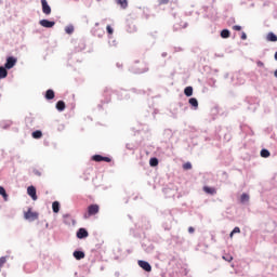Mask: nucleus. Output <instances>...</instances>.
<instances>
[{
    "mask_svg": "<svg viewBox=\"0 0 277 277\" xmlns=\"http://www.w3.org/2000/svg\"><path fill=\"white\" fill-rule=\"evenodd\" d=\"M98 211H101V207H98V205H90L88 207V212L84 214L85 220H88V217H92V215H96Z\"/></svg>",
    "mask_w": 277,
    "mask_h": 277,
    "instance_id": "1",
    "label": "nucleus"
},
{
    "mask_svg": "<svg viewBox=\"0 0 277 277\" xmlns=\"http://www.w3.org/2000/svg\"><path fill=\"white\" fill-rule=\"evenodd\" d=\"M24 217H25V220H29V222H34V221L38 220V213L31 211V208H30V209H28L27 212L24 213Z\"/></svg>",
    "mask_w": 277,
    "mask_h": 277,
    "instance_id": "2",
    "label": "nucleus"
},
{
    "mask_svg": "<svg viewBox=\"0 0 277 277\" xmlns=\"http://www.w3.org/2000/svg\"><path fill=\"white\" fill-rule=\"evenodd\" d=\"M16 66V58L14 56H10L6 58V63L4 64V68L10 70L11 68H14Z\"/></svg>",
    "mask_w": 277,
    "mask_h": 277,
    "instance_id": "3",
    "label": "nucleus"
},
{
    "mask_svg": "<svg viewBox=\"0 0 277 277\" xmlns=\"http://www.w3.org/2000/svg\"><path fill=\"white\" fill-rule=\"evenodd\" d=\"M92 159H93V161H96V162H101V161H105L106 163L111 162V158L105 157V156H101V155H94L92 157Z\"/></svg>",
    "mask_w": 277,
    "mask_h": 277,
    "instance_id": "4",
    "label": "nucleus"
},
{
    "mask_svg": "<svg viewBox=\"0 0 277 277\" xmlns=\"http://www.w3.org/2000/svg\"><path fill=\"white\" fill-rule=\"evenodd\" d=\"M138 266L142 267V269H144L145 272H151L153 271V266H150V263L140 260L138 261Z\"/></svg>",
    "mask_w": 277,
    "mask_h": 277,
    "instance_id": "5",
    "label": "nucleus"
},
{
    "mask_svg": "<svg viewBox=\"0 0 277 277\" xmlns=\"http://www.w3.org/2000/svg\"><path fill=\"white\" fill-rule=\"evenodd\" d=\"M39 25H41V27H45L47 29H51V27H55V22H51L49 19H41L39 22Z\"/></svg>",
    "mask_w": 277,
    "mask_h": 277,
    "instance_id": "6",
    "label": "nucleus"
},
{
    "mask_svg": "<svg viewBox=\"0 0 277 277\" xmlns=\"http://www.w3.org/2000/svg\"><path fill=\"white\" fill-rule=\"evenodd\" d=\"M41 5L43 14L49 16V14H51V6L49 5V2H47V0H41Z\"/></svg>",
    "mask_w": 277,
    "mask_h": 277,
    "instance_id": "7",
    "label": "nucleus"
},
{
    "mask_svg": "<svg viewBox=\"0 0 277 277\" xmlns=\"http://www.w3.org/2000/svg\"><path fill=\"white\" fill-rule=\"evenodd\" d=\"M27 194L32 198V200H38V195L36 194V187L35 186H29L27 188Z\"/></svg>",
    "mask_w": 277,
    "mask_h": 277,
    "instance_id": "8",
    "label": "nucleus"
},
{
    "mask_svg": "<svg viewBox=\"0 0 277 277\" xmlns=\"http://www.w3.org/2000/svg\"><path fill=\"white\" fill-rule=\"evenodd\" d=\"M203 192L206 194H209L210 196H215V194H217V189H215V187L210 186H203Z\"/></svg>",
    "mask_w": 277,
    "mask_h": 277,
    "instance_id": "9",
    "label": "nucleus"
},
{
    "mask_svg": "<svg viewBox=\"0 0 277 277\" xmlns=\"http://www.w3.org/2000/svg\"><path fill=\"white\" fill-rule=\"evenodd\" d=\"M88 230L85 228H80L78 232H77V237L78 239H85V237H88Z\"/></svg>",
    "mask_w": 277,
    "mask_h": 277,
    "instance_id": "10",
    "label": "nucleus"
},
{
    "mask_svg": "<svg viewBox=\"0 0 277 277\" xmlns=\"http://www.w3.org/2000/svg\"><path fill=\"white\" fill-rule=\"evenodd\" d=\"M45 98H47V101H53V98H55V92L53 90L49 89L45 92Z\"/></svg>",
    "mask_w": 277,
    "mask_h": 277,
    "instance_id": "11",
    "label": "nucleus"
},
{
    "mask_svg": "<svg viewBox=\"0 0 277 277\" xmlns=\"http://www.w3.org/2000/svg\"><path fill=\"white\" fill-rule=\"evenodd\" d=\"M74 256L77 261H81V259H85V253L83 251H75Z\"/></svg>",
    "mask_w": 277,
    "mask_h": 277,
    "instance_id": "12",
    "label": "nucleus"
},
{
    "mask_svg": "<svg viewBox=\"0 0 277 277\" xmlns=\"http://www.w3.org/2000/svg\"><path fill=\"white\" fill-rule=\"evenodd\" d=\"M268 42H277V36L274 32H268L266 36Z\"/></svg>",
    "mask_w": 277,
    "mask_h": 277,
    "instance_id": "13",
    "label": "nucleus"
},
{
    "mask_svg": "<svg viewBox=\"0 0 277 277\" xmlns=\"http://www.w3.org/2000/svg\"><path fill=\"white\" fill-rule=\"evenodd\" d=\"M56 109L58 111H64V109H66V103H64V101H58L56 103Z\"/></svg>",
    "mask_w": 277,
    "mask_h": 277,
    "instance_id": "14",
    "label": "nucleus"
},
{
    "mask_svg": "<svg viewBox=\"0 0 277 277\" xmlns=\"http://www.w3.org/2000/svg\"><path fill=\"white\" fill-rule=\"evenodd\" d=\"M249 200H250V195L243 193V194L240 196V202H241L242 205H245V202H249Z\"/></svg>",
    "mask_w": 277,
    "mask_h": 277,
    "instance_id": "15",
    "label": "nucleus"
},
{
    "mask_svg": "<svg viewBox=\"0 0 277 277\" xmlns=\"http://www.w3.org/2000/svg\"><path fill=\"white\" fill-rule=\"evenodd\" d=\"M5 77H8V69L0 66V79H5Z\"/></svg>",
    "mask_w": 277,
    "mask_h": 277,
    "instance_id": "16",
    "label": "nucleus"
},
{
    "mask_svg": "<svg viewBox=\"0 0 277 277\" xmlns=\"http://www.w3.org/2000/svg\"><path fill=\"white\" fill-rule=\"evenodd\" d=\"M185 96H192L194 94V88L192 87H186L184 90Z\"/></svg>",
    "mask_w": 277,
    "mask_h": 277,
    "instance_id": "17",
    "label": "nucleus"
},
{
    "mask_svg": "<svg viewBox=\"0 0 277 277\" xmlns=\"http://www.w3.org/2000/svg\"><path fill=\"white\" fill-rule=\"evenodd\" d=\"M118 5H120L123 10L129 5V2L127 0H116Z\"/></svg>",
    "mask_w": 277,
    "mask_h": 277,
    "instance_id": "18",
    "label": "nucleus"
},
{
    "mask_svg": "<svg viewBox=\"0 0 277 277\" xmlns=\"http://www.w3.org/2000/svg\"><path fill=\"white\" fill-rule=\"evenodd\" d=\"M32 137H34V140H40V137H42V131L37 130V131L32 132Z\"/></svg>",
    "mask_w": 277,
    "mask_h": 277,
    "instance_id": "19",
    "label": "nucleus"
},
{
    "mask_svg": "<svg viewBox=\"0 0 277 277\" xmlns=\"http://www.w3.org/2000/svg\"><path fill=\"white\" fill-rule=\"evenodd\" d=\"M149 166H151V168H156V166H159V159L150 158Z\"/></svg>",
    "mask_w": 277,
    "mask_h": 277,
    "instance_id": "20",
    "label": "nucleus"
},
{
    "mask_svg": "<svg viewBox=\"0 0 277 277\" xmlns=\"http://www.w3.org/2000/svg\"><path fill=\"white\" fill-rule=\"evenodd\" d=\"M52 209H53L54 213H60V202L58 201H54L52 203Z\"/></svg>",
    "mask_w": 277,
    "mask_h": 277,
    "instance_id": "21",
    "label": "nucleus"
},
{
    "mask_svg": "<svg viewBox=\"0 0 277 277\" xmlns=\"http://www.w3.org/2000/svg\"><path fill=\"white\" fill-rule=\"evenodd\" d=\"M221 38H230V31L228 29H223L221 31Z\"/></svg>",
    "mask_w": 277,
    "mask_h": 277,
    "instance_id": "22",
    "label": "nucleus"
},
{
    "mask_svg": "<svg viewBox=\"0 0 277 277\" xmlns=\"http://www.w3.org/2000/svg\"><path fill=\"white\" fill-rule=\"evenodd\" d=\"M0 196H2L4 200H8V193L3 186H0Z\"/></svg>",
    "mask_w": 277,
    "mask_h": 277,
    "instance_id": "23",
    "label": "nucleus"
},
{
    "mask_svg": "<svg viewBox=\"0 0 277 277\" xmlns=\"http://www.w3.org/2000/svg\"><path fill=\"white\" fill-rule=\"evenodd\" d=\"M188 103L193 107H198V100H196L195 97L189 98Z\"/></svg>",
    "mask_w": 277,
    "mask_h": 277,
    "instance_id": "24",
    "label": "nucleus"
},
{
    "mask_svg": "<svg viewBox=\"0 0 277 277\" xmlns=\"http://www.w3.org/2000/svg\"><path fill=\"white\" fill-rule=\"evenodd\" d=\"M269 150L267 149H262L261 150V157H264V159H267V157H269Z\"/></svg>",
    "mask_w": 277,
    "mask_h": 277,
    "instance_id": "25",
    "label": "nucleus"
},
{
    "mask_svg": "<svg viewBox=\"0 0 277 277\" xmlns=\"http://www.w3.org/2000/svg\"><path fill=\"white\" fill-rule=\"evenodd\" d=\"M223 261H227V263H230L233 261V255L226 254L222 256Z\"/></svg>",
    "mask_w": 277,
    "mask_h": 277,
    "instance_id": "26",
    "label": "nucleus"
},
{
    "mask_svg": "<svg viewBox=\"0 0 277 277\" xmlns=\"http://www.w3.org/2000/svg\"><path fill=\"white\" fill-rule=\"evenodd\" d=\"M241 233V229L239 227H235L232 233L229 234V237H233L235 234Z\"/></svg>",
    "mask_w": 277,
    "mask_h": 277,
    "instance_id": "27",
    "label": "nucleus"
},
{
    "mask_svg": "<svg viewBox=\"0 0 277 277\" xmlns=\"http://www.w3.org/2000/svg\"><path fill=\"white\" fill-rule=\"evenodd\" d=\"M65 31H66V34H72V32L75 31V27H72V26H67V27L65 28Z\"/></svg>",
    "mask_w": 277,
    "mask_h": 277,
    "instance_id": "28",
    "label": "nucleus"
},
{
    "mask_svg": "<svg viewBox=\"0 0 277 277\" xmlns=\"http://www.w3.org/2000/svg\"><path fill=\"white\" fill-rule=\"evenodd\" d=\"M106 31L109 36L114 35V28H111L109 25L106 26Z\"/></svg>",
    "mask_w": 277,
    "mask_h": 277,
    "instance_id": "29",
    "label": "nucleus"
},
{
    "mask_svg": "<svg viewBox=\"0 0 277 277\" xmlns=\"http://www.w3.org/2000/svg\"><path fill=\"white\" fill-rule=\"evenodd\" d=\"M170 3V0H158L159 5H168Z\"/></svg>",
    "mask_w": 277,
    "mask_h": 277,
    "instance_id": "30",
    "label": "nucleus"
},
{
    "mask_svg": "<svg viewBox=\"0 0 277 277\" xmlns=\"http://www.w3.org/2000/svg\"><path fill=\"white\" fill-rule=\"evenodd\" d=\"M183 170H192V163L190 162H186L183 164Z\"/></svg>",
    "mask_w": 277,
    "mask_h": 277,
    "instance_id": "31",
    "label": "nucleus"
},
{
    "mask_svg": "<svg viewBox=\"0 0 277 277\" xmlns=\"http://www.w3.org/2000/svg\"><path fill=\"white\" fill-rule=\"evenodd\" d=\"M234 31H241V26L235 25L233 26Z\"/></svg>",
    "mask_w": 277,
    "mask_h": 277,
    "instance_id": "32",
    "label": "nucleus"
},
{
    "mask_svg": "<svg viewBox=\"0 0 277 277\" xmlns=\"http://www.w3.org/2000/svg\"><path fill=\"white\" fill-rule=\"evenodd\" d=\"M34 174H36V176H42V173L39 170H34Z\"/></svg>",
    "mask_w": 277,
    "mask_h": 277,
    "instance_id": "33",
    "label": "nucleus"
},
{
    "mask_svg": "<svg viewBox=\"0 0 277 277\" xmlns=\"http://www.w3.org/2000/svg\"><path fill=\"white\" fill-rule=\"evenodd\" d=\"M241 40H248V35H246V32L241 34Z\"/></svg>",
    "mask_w": 277,
    "mask_h": 277,
    "instance_id": "34",
    "label": "nucleus"
},
{
    "mask_svg": "<svg viewBox=\"0 0 277 277\" xmlns=\"http://www.w3.org/2000/svg\"><path fill=\"white\" fill-rule=\"evenodd\" d=\"M195 230H196V229H195L194 227H188V233L192 234V233H195Z\"/></svg>",
    "mask_w": 277,
    "mask_h": 277,
    "instance_id": "35",
    "label": "nucleus"
},
{
    "mask_svg": "<svg viewBox=\"0 0 277 277\" xmlns=\"http://www.w3.org/2000/svg\"><path fill=\"white\" fill-rule=\"evenodd\" d=\"M258 66L263 67V66H265V64H263V62L259 61Z\"/></svg>",
    "mask_w": 277,
    "mask_h": 277,
    "instance_id": "36",
    "label": "nucleus"
},
{
    "mask_svg": "<svg viewBox=\"0 0 277 277\" xmlns=\"http://www.w3.org/2000/svg\"><path fill=\"white\" fill-rule=\"evenodd\" d=\"M274 77L277 79V69L274 71Z\"/></svg>",
    "mask_w": 277,
    "mask_h": 277,
    "instance_id": "37",
    "label": "nucleus"
},
{
    "mask_svg": "<svg viewBox=\"0 0 277 277\" xmlns=\"http://www.w3.org/2000/svg\"><path fill=\"white\" fill-rule=\"evenodd\" d=\"M275 60H276V62H277V52L275 53Z\"/></svg>",
    "mask_w": 277,
    "mask_h": 277,
    "instance_id": "38",
    "label": "nucleus"
}]
</instances>
